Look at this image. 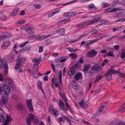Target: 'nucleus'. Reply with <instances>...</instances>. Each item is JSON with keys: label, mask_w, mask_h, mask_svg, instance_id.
I'll return each mask as SVG.
<instances>
[{"label": "nucleus", "mask_w": 125, "mask_h": 125, "mask_svg": "<svg viewBox=\"0 0 125 125\" xmlns=\"http://www.w3.org/2000/svg\"><path fill=\"white\" fill-rule=\"evenodd\" d=\"M31 48V46L30 45H28L26 47L23 49L21 50H23L24 51H28L30 50Z\"/></svg>", "instance_id": "25"}, {"label": "nucleus", "mask_w": 125, "mask_h": 125, "mask_svg": "<svg viewBox=\"0 0 125 125\" xmlns=\"http://www.w3.org/2000/svg\"><path fill=\"white\" fill-rule=\"evenodd\" d=\"M119 112L122 113L125 111V103L121 105L119 109Z\"/></svg>", "instance_id": "20"}, {"label": "nucleus", "mask_w": 125, "mask_h": 125, "mask_svg": "<svg viewBox=\"0 0 125 125\" xmlns=\"http://www.w3.org/2000/svg\"><path fill=\"white\" fill-rule=\"evenodd\" d=\"M125 21V19H122L119 20H117L115 21V22H121V21Z\"/></svg>", "instance_id": "47"}, {"label": "nucleus", "mask_w": 125, "mask_h": 125, "mask_svg": "<svg viewBox=\"0 0 125 125\" xmlns=\"http://www.w3.org/2000/svg\"><path fill=\"white\" fill-rule=\"evenodd\" d=\"M25 11L24 10H22L20 13V15H25Z\"/></svg>", "instance_id": "56"}, {"label": "nucleus", "mask_w": 125, "mask_h": 125, "mask_svg": "<svg viewBox=\"0 0 125 125\" xmlns=\"http://www.w3.org/2000/svg\"><path fill=\"white\" fill-rule=\"evenodd\" d=\"M2 64H3L4 67V75H7L8 74V64L5 61L4 63L0 62V68H1L3 67Z\"/></svg>", "instance_id": "5"}, {"label": "nucleus", "mask_w": 125, "mask_h": 125, "mask_svg": "<svg viewBox=\"0 0 125 125\" xmlns=\"http://www.w3.org/2000/svg\"><path fill=\"white\" fill-rule=\"evenodd\" d=\"M26 21L25 20H20L18 21V22L16 23V24H21L24 23Z\"/></svg>", "instance_id": "37"}, {"label": "nucleus", "mask_w": 125, "mask_h": 125, "mask_svg": "<svg viewBox=\"0 0 125 125\" xmlns=\"http://www.w3.org/2000/svg\"><path fill=\"white\" fill-rule=\"evenodd\" d=\"M8 81V83L9 84L12 85L13 83V81L12 79H10Z\"/></svg>", "instance_id": "45"}, {"label": "nucleus", "mask_w": 125, "mask_h": 125, "mask_svg": "<svg viewBox=\"0 0 125 125\" xmlns=\"http://www.w3.org/2000/svg\"><path fill=\"white\" fill-rule=\"evenodd\" d=\"M51 65L52 69L53 71V72H55V69L54 66V65L52 64H51Z\"/></svg>", "instance_id": "58"}, {"label": "nucleus", "mask_w": 125, "mask_h": 125, "mask_svg": "<svg viewBox=\"0 0 125 125\" xmlns=\"http://www.w3.org/2000/svg\"><path fill=\"white\" fill-rule=\"evenodd\" d=\"M2 92H4L3 94L5 96H8L10 94V87L6 84H3L2 86Z\"/></svg>", "instance_id": "3"}, {"label": "nucleus", "mask_w": 125, "mask_h": 125, "mask_svg": "<svg viewBox=\"0 0 125 125\" xmlns=\"http://www.w3.org/2000/svg\"><path fill=\"white\" fill-rule=\"evenodd\" d=\"M123 12H120L116 16V17H121L122 16H121V15L123 14Z\"/></svg>", "instance_id": "52"}, {"label": "nucleus", "mask_w": 125, "mask_h": 125, "mask_svg": "<svg viewBox=\"0 0 125 125\" xmlns=\"http://www.w3.org/2000/svg\"><path fill=\"white\" fill-rule=\"evenodd\" d=\"M82 75L80 72L76 73L74 76V78L76 81H78L82 77Z\"/></svg>", "instance_id": "11"}, {"label": "nucleus", "mask_w": 125, "mask_h": 125, "mask_svg": "<svg viewBox=\"0 0 125 125\" xmlns=\"http://www.w3.org/2000/svg\"><path fill=\"white\" fill-rule=\"evenodd\" d=\"M10 41H5L1 46V47L2 49H6L8 47L10 44Z\"/></svg>", "instance_id": "10"}, {"label": "nucleus", "mask_w": 125, "mask_h": 125, "mask_svg": "<svg viewBox=\"0 0 125 125\" xmlns=\"http://www.w3.org/2000/svg\"><path fill=\"white\" fill-rule=\"evenodd\" d=\"M31 100L30 99L26 100L27 105L30 111H33V107L31 104Z\"/></svg>", "instance_id": "8"}, {"label": "nucleus", "mask_w": 125, "mask_h": 125, "mask_svg": "<svg viewBox=\"0 0 125 125\" xmlns=\"http://www.w3.org/2000/svg\"><path fill=\"white\" fill-rule=\"evenodd\" d=\"M112 9H113L110 8H108L105 10V12L106 13L113 12V11H112Z\"/></svg>", "instance_id": "36"}, {"label": "nucleus", "mask_w": 125, "mask_h": 125, "mask_svg": "<svg viewBox=\"0 0 125 125\" xmlns=\"http://www.w3.org/2000/svg\"><path fill=\"white\" fill-rule=\"evenodd\" d=\"M76 12H67L65 13L64 14V16L66 17H70L71 16H73L76 15Z\"/></svg>", "instance_id": "12"}, {"label": "nucleus", "mask_w": 125, "mask_h": 125, "mask_svg": "<svg viewBox=\"0 0 125 125\" xmlns=\"http://www.w3.org/2000/svg\"><path fill=\"white\" fill-rule=\"evenodd\" d=\"M76 71V68L74 66H72L69 70L68 72V74L70 76H72L75 74Z\"/></svg>", "instance_id": "6"}, {"label": "nucleus", "mask_w": 125, "mask_h": 125, "mask_svg": "<svg viewBox=\"0 0 125 125\" xmlns=\"http://www.w3.org/2000/svg\"><path fill=\"white\" fill-rule=\"evenodd\" d=\"M114 48L115 50H117L119 48V46L118 45H116L114 46Z\"/></svg>", "instance_id": "62"}, {"label": "nucleus", "mask_w": 125, "mask_h": 125, "mask_svg": "<svg viewBox=\"0 0 125 125\" xmlns=\"http://www.w3.org/2000/svg\"><path fill=\"white\" fill-rule=\"evenodd\" d=\"M97 53L94 50H91L89 51L87 53V56L89 57H92L95 56Z\"/></svg>", "instance_id": "9"}, {"label": "nucleus", "mask_w": 125, "mask_h": 125, "mask_svg": "<svg viewBox=\"0 0 125 125\" xmlns=\"http://www.w3.org/2000/svg\"><path fill=\"white\" fill-rule=\"evenodd\" d=\"M11 36V35H9V36L7 35H3V36H0V41L2 40H3L4 39L7 38Z\"/></svg>", "instance_id": "27"}, {"label": "nucleus", "mask_w": 125, "mask_h": 125, "mask_svg": "<svg viewBox=\"0 0 125 125\" xmlns=\"http://www.w3.org/2000/svg\"><path fill=\"white\" fill-rule=\"evenodd\" d=\"M106 103H104L103 105H102L101 107H100L99 109V111L101 112H102L103 110V108L105 107Z\"/></svg>", "instance_id": "35"}, {"label": "nucleus", "mask_w": 125, "mask_h": 125, "mask_svg": "<svg viewBox=\"0 0 125 125\" xmlns=\"http://www.w3.org/2000/svg\"><path fill=\"white\" fill-rule=\"evenodd\" d=\"M113 52L112 51H110L108 52L106 54V56H114V55H113Z\"/></svg>", "instance_id": "32"}, {"label": "nucleus", "mask_w": 125, "mask_h": 125, "mask_svg": "<svg viewBox=\"0 0 125 125\" xmlns=\"http://www.w3.org/2000/svg\"><path fill=\"white\" fill-rule=\"evenodd\" d=\"M60 57L59 59H56L55 60V62L56 63L59 62H60Z\"/></svg>", "instance_id": "61"}, {"label": "nucleus", "mask_w": 125, "mask_h": 125, "mask_svg": "<svg viewBox=\"0 0 125 125\" xmlns=\"http://www.w3.org/2000/svg\"><path fill=\"white\" fill-rule=\"evenodd\" d=\"M109 4L108 3L106 4L105 3H103L102 4V7L103 8H105L109 5Z\"/></svg>", "instance_id": "39"}, {"label": "nucleus", "mask_w": 125, "mask_h": 125, "mask_svg": "<svg viewBox=\"0 0 125 125\" xmlns=\"http://www.w3.org/2000/svg\"><path fill=\"white\" fill-rule=\"evenodd\" d=\"M51 113L55 116L58 115V112L57 111H55L53 109H52L51 110Z\"/></svg>", "instance_id": "33"}, {"label": "nucleus", "mask_w": 125, "mask_h": 125, "mask_svg": "<svg viewBox=\"0 0 125 125\" xmlns=\"http://www.w3.org/2000/svg\"><path fill=\"white\" fill-rule=\"evenodd\" d=\"M3 77L1 73H0V81H3Z\"/></svg>", "instance_id": "59"}, {"label": "nucleus", "mask_w": 125, "mask_h": 125, "mask_svg": "<svg viewBox=\"0 0 125 125\" xmlns=\"http://www.w3.org/2000/svg\"><path fill=\"white\" fill-rule=\"evenodd\" d=\"M65 104L66 105L68 109H70V105L67 102V100H65Z\"/></svg>", "instance_id": "42"}, {"label": "nucleus", "mask_w": 125, "mask_h": 125, "mask_svg": "<svg viewBox=\"0 0 125 125\" xmlns=\"http://www.w3.org/2000/svg\"><path fill=\"white\" fill-rule=\"evenodd\" d=\"M32 30L33 29L29 27L27 28L26 29V31L28 34H32L31 35H29V38H33L35 36Z\"/></svg>", "instance_id": "7"}, {"label": "nucleus", "mask_w": 125, "mask_h": 125, "mask_svg": "<svg viewBox=\"0 0 125 125\" xmlns=\"http://www.w3.org/2000/svg\"><path fill=\"white\" fill-rule=\"evenodd\" d=\"M0 18L1 20L2 21H6L7 19V18L4 15L2 14V13H0Z\"/></svg>", "instance_id": "22"}, {"label": "nucleus", "mask_w": 125, "mask_h": 125, "mask_svg": "<svg viewBox=\"0 0 125 125\" xmlns=\"http://www.w3.org/2000/svg\"><path fill=\"white\" fill-rule=\"evenodd\" d=\"M26 61L25 59L23 57H19L17 59L15 66V68L17 69L20 68V67L25 63Z\"/></svg>", "instance_id": "2"}, {"label": "nucleus", "mask_w": 125, "mask_h": 125, "mask_svg": "<svg viewBox=\"0 0 125 125\" xmlns=\"http://www.w3.org/2000/svg\"><path fill=\"white\" fill-rule=\"evenodd\" d=\"M29 42L28 41H27L23 43L22 44H20L19 45V46L21 47H24L27 43H28Z\"/></svg>", "instance_id": "38"}, {"label": "nucleus", "mask_w": 125, "mask_h": 125, "mask_svg": "<svg viewBox=\"0 0 125 125\" xmlns=\"http://www.w3.org/2000/svg\"><path fill=\"white\" fill-rule=\"evenodd\" d=\"M101 112H102L100 111L99 109V110L97 111V112L96 113L95 115H96L97 116H98L101 113Z\"/></svg>", "instance_id": "54"}, {"label": "nucleus", "mask_w": 125, "mask_h": 125, "mask_svg": "<svg viewBox=\"0 0 125 125\" xmlns=\"http://www.w3.org/2000/svg\"><path fill=\"white\" fill-rule=\"evenodd\" d=\"M67 49L70 52H73V49L71 48H67Z\"/></svg>", "instance_id": "57"}, {"label": "nucleus", "mask_w": 125, "mask_h": 125, "mask_svg": "<svg viewBox=\"0 0 125 125\" xmlns=\"http://www.w3.org/2000/svg\"><path fill=\"white\" fill-rule=\"evenodd\" d=\"M42 83L41 82H39L37 83L38 86L39 87L41 88L42 87Z\"/></svg>", "instance_id": "53"}, {"label": "nucleus", "mask_w": 125, "mask_h": 125, "mask_svg": "<svg viewBox=\"0 0 125 125\" xmlns=\"http://www.w3.org/2000/svg\"><path fill=\"white\" fill-rule=\"evenodd\" d=\"M79 104L81 106L83 107H86L87 105V104L85 102H83V101L80 102L79 103Z\"/></svg>", "instance_id": "26"}, {"label": "nucleus", "mask_w": 125, "mask_h": 125, "mask_svg": "<svg viewBox=\"0 0 125 125\" xmlns=\"http://www.w3.org/2000/svg\"><path fill=\"white\" fill-rule=\"evenodd\" d=\"M64 32V29H60L57 31V33L61 35L64 34L65 33Z\"/></svg>", "instance_id": "23"}, {"label": "nucleus", "mask_w": 125, "mask_h": 125, "mask_svg": "<svg viewBox=\"0 0 125 125\" xmlns=\"http://www.w3.org/2000/svg\"><path fill=\"white\" fill-rule=\"evenodd\" d=\"M39 52L40 53H41L42 52L43 50V47L42 46H41L40 47H39Z\"/></svg>", "instance_id": "44"}, {"label": "nucleus", "mask_w": 125, "mask_h": 125, "mask_svg": "<svg viewBox=\"0 0 125 125\" xmlns=\"http://www.w3.org/2000/svg\"><path fill=\"white\" fill-rule=\"evenodd\" d=\"M53 13H52V12H51L49 13L47 16L48 17H50L52 16V15H53L54 14H53Z\"/></svg>", "instance_id": "63"}, {"label": "nucleus", "mask_w": 125, "mask_h": 125, "mask_svg": "<svg viewBox=\"0 0 125 125\" xmlns=\"http://www.w3.org/2000/svg\"><path fill=\"white\" fill-rule=\"evenodd\" d=\"M35 116L32 114H29L27 116L26 123L27 125H31V121L35 120Z\"/></svg>", "instance_id": "4"}, {"label": "nucleus", "mask_w": 125, "mask_h": 125, "mask_svg": "<svg viewBox=\"0 0 125 125\" xmlns=\"http://www.w3.org/2000/svg\"><path fill=\"white\" fill-rule=\"evenodd\" d=\"M33 71H34V70L35 71V72L33 73H32V74L33 75H35L36 74V72H37L38 69V67H36L35 68H34V67L33 68Z\"/></svg>", "instance_id": "40"}, {"label": "nucleus", "mask_w": 125, "mask_h": 125, "mask_svg": "<svg viewBox=\"0 0 125 125\" xmlns=\"http://www.w3.org/2000/svg\"><path fill=\"white\" fill-rule=\"evenodd\" d=\"M103 77L105 76L106 79L108 81H109L111 80L112 78V76L109 73H107L104 75Z\"/></svg>", "instance_id": "17"}, {"label": "nucleus", "mask_w": 125, "mask_h": 125, "mask_svg": "<svg viewBox=\"0 0 125 125\" xmlns=\"http://www.w3.org/2000/svg\"><path fill=\"white\" fill-rule=\"evenodd\" d=\"M78 63H83V58H82L81 59H80L78 61Z\"/></svg>", "instance_id": "46"}, {"label": "nucleus", "mask_w": 125, "mask_h": 125, "mask_svg": "<svg viewBox=\"0 0 125 125\" xmlns=\"http://www.w3.org/2000/svg\"><path fill=\"white\" fill-rule=\"evenodd\" d=\"M19 11V9L18 8L14 9L13 10V11L10 13L11 16H15L17 14Z\"/></svg>", "instance_id": "14"}, {"label": "nucleus", "mask_w": 125, "mask_h": 125, "mask_svg": "<svg viewBox=\"0 0 125 125\" xmlns=\"http://www.w3.org/2000/svg\"><path fill=\"white\" fill-rule=\"evenodd\" d=\"M100 66L98 63H95L94 65L93 66L91 67L92 70L94 71L97 70L99 68Z\"/></svg>", "instance_id": "19"}, {"label": "nucleus", "mask_w": 125, "mask_h": 125, "mask_svg": "<svg viewBox=\"0 0 125 125\" xmlns=\"http://www.w3.org/2000/svg\"><path fill=\"white\" fill-rule=\"evenodd\" d=\"M17 106L20 110H21L22 109V106L21 105L19 104V105H17Z\"/></svg>", "instance_id": "60"}, {"label": "nucleus", "mask_w": 125, "mask_h": 125, "mask_svg": "<svg viewBox=\"0 0 125 125\" xmlns=\"http://www.w3.org/2000/svg\"><path fill=\"white\" fill-rule=\"evenodd\" d=\"M107 73H108L111 75V74H117L118 73V72L117 71L112 70V68H110V70L107 71Z\"/></svg>", "instance_id": "18"}, {"label": "nucleus", "mask_w": 125, "mask_h": 125, "mask_svg": "<svg viewBox=\"0 0 125 125\" xmlns=\"http://www.w3.org/2000/svg\"><path fill=\"white\" fill-rule=\"evenodd\" d=\"M122 10L121 7H119L116 8H113L112 9V11L113 12L121 10Z\"/></svg>", "instance_id": "31"}, {"label": "nucleus", "mask_w": 125, "mask_h": 125, "mask_svg": "<svg viewBox=\"0 0 125 125\" xmlns=\"http://www.w3.org/2000/svg\"><path fill=\"white\" fill-rule=\"evenodd\" d=\"M70 57H71V59H73L76 58L77 56L76 54H74V53H72L70 54L69 55Z\"/></svg>", "instance_id": "30"}, {"label": "nucleus", "mask_w": 125, "mask_h": 125, "mask_svg": "<svg viewBox=\"0 0 125 125\" xmlns=\"http://www.w3.org/2000/svg\"><path fill=\"white\" fill-rule=\"evenodd\" d=\"M11 118L5 112L0 113V122H3L6 121L3 125H8Z\"/></svg>", "instance_id": "1"}, {"label": "nucleus", "mask_w": 125, "mask_h": 125, "mask_svg": "<svg viewBox=\"0 0 125 125\" xmlns=\"http://www.w3.org/2000/svg\"><path fill=\"white\" fill-rule=\"evenodd\" d=\"M97 30H95V29H93L91 31L94 34H96L97 32Z\"/></svg>", "instance_id": "48"}, {"label": "nucleus", "mask_w": 125, "mask_h": 125, "mask_svg": "<svg viewBox=\"0 0 125 125\" xmlns=\"http://www.w3.org/2000/svg\"><path fill=\"white\" fill-rule=\"evenodd\" d=\"M60 11V10L59 9L56 10L55 11L52 12V13H53V14L54 15V14L57 13L59 12Z\"/></svg>", "instance_id": "51"}, {"label": "nucleus", "mask_w": 125, "mask_h": 125, "mask_svg": "<svg viewBox=\"0 0 125 125\" xmlns=\"http://www.w3.org/2000/svg\"><path fill=\"white\" fill-rule=\"evenodd\" d=\"M8 96H4L2 97L1 99L3 104H6L8 101Z\"/></svg>", "instance_id": "13"}, {"label": "nucleus", "mask_w": 125, "mask_h": 125, "mask_svg": "<svg viewBox=\"0 0 125 125\" xmlns=\"http://www.w3.org/2000/svg\"><path fill=\"white\" fill-rule=\"evenodd\" d=\"M68 58V57L67 56H62L60 57V62H62L65 61Z\"/></svg>", "instance_id": "24"}, {"label": "nucleus", "mask_w": 125, "mask_h": 125, "mask_svg": "<svg viewBox=\"0 0 125 125\" xmlns=\"http://www.w3.org/2000/svg\"><path fill=\"white\" fill-rule=\"evenodd\" d=\"M87 23L86 21L82 22L77 25L78 27H82L83 26Z\"/></svg>", "instance_id": "28"}, {"label": "nucleus", "mask_w": 125, "mask_h": 125, "mask_svg": "<svg viewBox=\"0 0 125 125\" xmlns=\"http://www.w3.org/2000/svg\"><path fill=\"white\" fill-rule=\"evenodd\" d=\"M59 105L61 109H62L63 110L65 111V109H64V104L62 101L60 100L59 101Z\"/></svg>", "instance_id": "21"}, {"label": "nucleus", "mask_w": 125, "mask_h": 125, "mask_svg": "<svg viewBox=\"0 0 125 125\" xmlns=\"http://www.w3.org/2000/svg\"><path fill=\"white\" fill-rule=\"evenodd\" d=\"M96 40H94L92 41H87L86 42V43H87V44L88 45H90L92 44V43H93L94 42H95V41H96Z\"/></svg>", "instance_id": "34"}, {"label": "nucleus", "mask_w": 125, "mask_h": 125, "mask_svg": "<svg viewBox=\"0 0 125 125\" xmlns=\"http://www.w3.org/2000/svg\"><path fill=\"white\" fill-rule=\"evenodd\" d=\"M102 17V15H97V16H96L95 17L97 20L98 21L99 20V19H100L101 18V17Z\"/></svg>", "instance_id": "43"}, {"label": "nucleus", "mask_w": 125, "mask_h": 125, "mask_svg": "<svg viewBox=\"0 0 125 125\" xmlns=\"http://www.w3.org/2000/svg\"><path fill=\"white\" fill-rule=\"evenodd\" d=\"M41 61V59H39L38 60L37 58L33 59L32 60V61L34 62V65L39 64L40 63Z\"/></svg>", "instance_id": "16"}, {"label": "nucleus", "mask_w": 125, "mask_h": 125, "mask_svg": "<svg viewBox=\"0 0 125 125\" xmlns=\"http://www.w3.org/2000/svg\"><path fill=\"white\" fill-rule=\"evenodd\" d=\"M97 21V20L95 17L94 18H93V20H92L91 22H90V23L92 24V23H94V22H95Z\"/></svg>", "instance_id": "41"}, {"label": "nucleus", "mask_w": 125, "mask_h": 125, "mask_svg": "<svg viewBox=\"0 0 125 125\" xmlns=\"http://www.w3.org/2000/svg\"><path fill=\"white\" fill-rule=\"evenodd\" d=\"M90 67V65L89 64H86L84 66L83 69V71L84 73H87Z\"/></svg>", "instance_id": "15"}, {"label": "nucleus", "mask_w": 125, "mask_h": 125, "mask_svg": "<svg viewBox=\"0 0 125 125\" xmlns=\"http://www.w3.org/2000/svg\"><path fill=\"white\" fill-rule=\"evenodd\" d=\"M94 5L93 4H91L90 5H89L88 7L90 9L92 8H94Z\"/></svg>", "instance_id": "50"}, {"label": "nucleus", "mask_w": 125, "mask_h": 125, "mask_svg": "<svg viewBox=\"0 0 125 125\" xmlns=\"http://www.w3.org/2000/svg\"><path fill=\"white\" fill-rule=\"evenodd\" d=\"M107 52V51L105 50H102L101 52V53H106Z\"/></svg>", "instance_id": "64"}, {"label": "nucleus", "mask_w": 125, "mask_h": 125, "mask_svg": "<svg viewBox=\"0 0 125 125\" xmlns=\"http://www.w3.org/2000/svg\"><path fill=\"white\" fill-rule=\"evenodd\" d=\"M61 97L63 99L64 101H65V100H66L65 98L64 93H63V94L61 96Z\"/></svg>", "instance_id": "55"}, {"label": "nucleus", "mask_w": 125, "mask_h": 125, "mask_svg": "<svg viewBox=\"0 0 125 125\" xmlns=\"http://www.w3.org/2000/svg\"><path fill=\"white\" fill-rule=\"evenodd\" d=\"M125 50H123L121 52V55L120 57L122 59H124L125 58Z\"/></svg>", "instance_id": "29"}, {"label": "nucleus", "mask_w": 125, "mask_h": 125, "mask_svg": "<svg viewBox=\"0 0 125 125\" xmlns=\"http://www.w3.org/2000/svg\"><path fill=\"white\" fill-rule=\"evenodd\" d=\"M84 36V35H81L80 36L79 38H77L76 40H75L74 41H73V42H75L76 41H78V40L80 39L81 38H82V37H83Z\"/></svg>", "instance_id": "49"}]
</instances>
